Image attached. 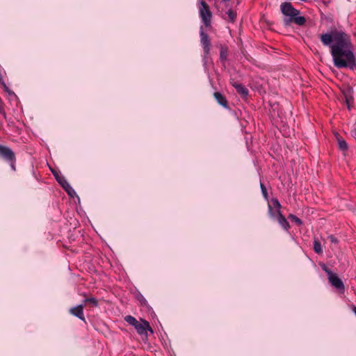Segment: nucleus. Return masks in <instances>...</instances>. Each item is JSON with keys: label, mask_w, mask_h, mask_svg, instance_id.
<instances>
[{"label": "nucleus", "mask_w": 356, "mask_h": 356, "mask_svg": "<svg viewBox=\"0 0 356 356\" xmlns=\"http://www.w3.org/2000/svg\"><path fill=\"white\" fill-rule=\"evenodd\" d=\"M320 39L324 45L330 47L335 67H348L352 70L356 68L355 55L352 51L347 49L350 43L347 34L341 31L334 30L330 33L321 34Z\"/></svg>", "instance_id": "1"}, {"label": "nucleus", "mask_w": 356, "mask_h": 356, "mask_svg": "<svg viewBox=\"0 0 356 356\" xmlns=\"http://www.w3.org/2000/svg\"><path fill=\"white\" fill-rule=\"evenodd\" d=\"M281 11L283 15L289 17L284 19L285 26H289L291 23L302 26L306 22L305 17L298 16L300 11L294 8L291 3L284 2L281 5Z\"/></svg>", "instance_id": "2"}, {"label": "nucleus", "mask_w": 356, "mask_h": 356, "mask_svg": "<svg viewBox=\"0 0 356 356\" xmlns=\"http://www.w3.org/2000/svg\"><path fill=\"white\" fill-rule=\"evenodd\" d=\"M0 158L8 163L13 171L16 170V156L14 152L10 147L0 145Z\"/></svg>", "instance_id": "3"}, {"label": "nucleus", "mask_w": 356, "mask_h": 356, "mask_svg": "<svg viewBox=\"0 0 356 356\" xmlns=\"http://www.w3.org/2000/svg\"><path fill=\"white\" fill-rule=\"evenodd\" d=\"M322 269L327 273L330 283L337 289H344V285L341 280L324 264L321 265Z\"/></svg>", "instance_id": "4"}, {"label": "nucleus", "mask_w": 356, "mask_h": 356, "mask_svg": "<svg viewBox=\"0 0 356 356\" xmlns=\"http://www.w3.org/2000/svg\"><path fill=\"white\" fill-rule=\"evenodd\" d=\"M199 12L204 24L206 26H210L212 14L209 6L205 1H201Z\"/></svg>", "instance_id": "5"}, {"label": "nucleus", "mask_w": 356, "mask_h": 356, "mask_svg": "<svg viewBox=\"0 0 356 356\" xmlns=\"http://www.w3.org/2000/svg\"><path fill=\"white\" fill-rule=\"evenodd\" d=\"M137 332L141 335L142 337L145 336L147 339V331H149L151 333H153V330L149 325V323L143 319H140V322L139 324L135 327Z\"/></svg>", "instance_id": "6"}, {"label": "nucleus", "mask_w": 356, "mask_h": 356, "mask_svg": "<svg viewBox=\"0 0 356 356\" xmlns=\"http://www.w3.org/2000/svg\"><path fill=\"white\" fill-rule=\"evenodd\" d=\"M200 37H201V44L202 45L204 52L206 55H208L210 52V47H211V42H210L209 35L206 33L201 31Z\"/></svg>", "instance_id": "7"}, {"label": "nucleus", "mask_w": 356, "mask_h": 356, "mask_svg": "<svg viewBox=\"0 0 356 356\" xmlns=\"http://www.w3.org/2000/svg\"><path fill=\"white\" fill-rule=\"evenodd\" d=\"M70 313L74 316L77 317L80 320L85 321V317L83 314V307L82 305H79L70 309Z\"/></svg>", "instance_id": "8"}, {"label": "nucleus", "mask_w": 356, "mask_h": 356, "mask_svg": "<svg viewBox=\"0 0 356 356\" xmlns=\"http://www.w3.org/2000/svg\"><path fill=\"white\" fill-rule=\"evenodd\" d=\"M277 220L285 230L289 229V224L285 217L282 214L280 210H277Z\"/></svg>", "instance_id": "9"}, {"label": "nucleus", "mask_w": 356, "mask_h": 356, "mask_svg": "<svg viewBox=\"0 0 356 356\" xmlns=\"http://www.w3.org/2000/svg\"><path fill=\"white\" fill-rule=\"evenodd\" d=\"M232 86L236 90L237 92L241 95L242 97H246L248 95V90L242 84L236 82L232 83Z\"/></svg>", "instance_id": "10"}, {"label": "nucleus", "mask_w": 356, "mask_h": 356, "mask_svg": "<svg viewBox=\"0 0 356 356\" xmlns=\"http://www.w3.org/2000/svg\"><path fill=\"white\" fill-rule=\"evenodd\" d=\"M213 96L219 104L225 108L228 107V102L226 98L220 92H214Z\"/></svg>", "instance_id": "11"}, {"label": "nucleus", "mask_w": 356, "mask_h": 356, "mask_svg": "<svg viewBox=\"0 0 356 356\" xmlns=\"http://www.w3.org/2000/svg\"><path fill=\"white\" fill-rule=\"evenodd\" d=\"M220 59L221 62H225L228 56V47L227 46L220 45Z\"/></svg>", "instance_id": "12"}, {"label": "nucleus", "mask_w": 356, "mask_h": 356, "mask_svg": "<svg viewBox=\"0 0 356 356\" xmlns=\"http://www.w3.org/2000/svg\"><path fill=\"white\" fill-rule=\"evenodd\" d=\"M52 173L56 180L61 186V187L64 185V183L67 182V180L65 179V177L61 175H59L58 172L52 170Z\"/></svg>", "instance_id": "13"}, {"label": "nucleus", "mask_w": 356, "mask_h": 356, "mask_svg": "<svg viewBox=\"0 0 356 356\" xmlns=\"http://www.w3.org/2000/svg\"><path fill=\"white\" fill-rule=\"evenodd\" d=\"M335 136L337 139L339 147L340 148V149L343 151L346 150L348 149V145L346 142L343 139H342L338 134H336Z\"/></svg>", "instance_id": "14"}, {"label": "nucleus", "mask_w": 356, "mask_h": 356, "mask_svg": "<svg viewBox=\"0 0 356 356\" xmlns=\"http://www.w3.org/2000/svg\"><path fill=\"white\" fill-rule=\"evenodd\" d=\"M124 320L126 321V322H127L129 324L133 325L134 327H136L140 322V320L138 321L132 316H125Z\"/></svg>", "instance_id": "15"}, {"label": "nucleus", "mask_w": 356, "mask_h": 356, "mask_svg": "<svg viewBox=\"0 0 356 356\" xmlns=\"http://www.w3.org/2000/svg\"><path fill=\"white\" fill-rule=\"evenodd\" d=\"M314 250L316 253H317L318 254L323 253V250L321 248V243L316 239H314Z\"/></svg>", "instance_id": "16"}, {"label": "nucleus", "mask_w": 356, "mask_h": 356, "mask_svg": "<svg viewBox=\"0 0 356 356\" xmlns=\"http://www.w3.org/2000/svg\"><path fill=\"white\" fill-rule=\"evenodd\" d=\"M227 14L228 15V20L229 22H234L235 21L236 17V13L234 10H233L232 9H229L227 12Z\"/></svg>", "instance_id": "17"}, {"label": "nucleus", "mask_w": 356, "mask_h": 356, "mask_svg": "<svg viewBox=\"0 0 356 356\" xmlns=\"http://www.w3.org/2000/svg\"><path fill=\"white\" fill-rule=\"evenodd\" d=\"M84 302L86 303H88L91 305L92 307H97V300L96 298L91 297V298H87L84 300Z\"/></svg>", "instance_id": "18"}, {"label": "nucleus", "mask_w": 356, "mask_h": 356, "mask_svg": "<svg viewBox=\"0 0 356 356\" xmlns=\"http://www.w3.org/2000/svg\"><path fill=\"white\" fill-rule=\"evenodd\" d=\"M289 218L292 222H294L296 224H297L298 225H301L302 224V220L299 218H298L297 216H296L293 214H289Z\"/></svg>", "instance_id": "19"}, {"label": "nucleus", "mask_w": 356, "mask_h": 356, "mask_svg": "<svg viewBox=\"0 0 356 356\" xmlns=\"http://www.w3.org/2000/svg\"><path fill=\"white\" fill-rule=\"evenodd\" d=\"M260 187H261V192H262L264 197L266 199H268V192H267V189H266V186H264V184L263 183H261Z\"/></svg>", "instance_id": "20"}, {"label": "nucleus", "mask_w": 356, "mask_h": 356, "mask_svg": "<svg viewBox=\"0 0 356 356\" xmlns=\"http://www.w3.org/2000/svg\"><path fill=\"white\" fill-rule=\"evenodd\" d=\"M3 90L8 93V95L10 97H13V98H17V96L15 94V92L13 91H12L11 90H10V88L7 86L6 88H3Z\"/></svg>", "instance_id": "21"}, {"label": "nucleus", "mask_w": 356, "mask_h": 356, "mask_svg": "<svg viewBox=\"0 0 356 356\" xmlns=\"http://www.w3.org/2000/svg\"><path fill=\"white\" fill-rule=\"evenodd\" d=\"M3 90L8 93V95L10 97H13V98H17V96L15 94V92L13 91H12L11 90H10V88L7 86L6 88H3Z\"/></svg>", "instance_id": "22"}, {"label": "nucleus", "mask_w": 356, "mask_h": 356, "mask_svg": "<svg viewBox=\"0 0 356 356\" xmlns=\"http://www.w3.org/2000/svg\"><path fill=\"white\" fill-rule=\"evenodd\" d=\"M3 90L8 93V95L10 97H13V98H17V96L15 94V92L13 91H12L11 90H10V88L7 86L6 88H3Z\"/></svg>", "instance_id": "23"}, {"label": "nucleus", "mask_w": 356, "mask_h": 356, "mask_svg": "<svg viewBox=\"0 0 356 356\" xmlns=\"http://www.w3.org/2000/svg\"><path fill=\"white\" fill-rule=\"evenodd\" d=\"M3 90L8 93V95L10 97H13V98H17V96L15 94V92L13 91H12L11 90H10V88L7 86L6 88H3Z\"/></svg>", "instance_id": "24"}, {"label": "nucleus", "mask_w": 356, "mask_h": 356, "mask_svg": "<svg viewBox=\"0 0 356 356\" xmlns=\"http://www.w3.org/2000/svg\"><path fill=\"white\" fill-rule=\"evenodd\" d=\"M66 193L71 197H74L75 196H76V193L73 188L69 189Z\"/></svg>", "instance_id": "25"}, {"label": "nucleus", "mask_w": 356, "mask_h": 356, "mask_svg": "<svg viewBox=\"0 0 356 356\" xmlns=\"http://www.w3.org/2000/svg\"><path fill=\"white\" fill-rule=\"evenodd\" d=\"M62 188L65 190V192H67L69 189H70L72 187L67 181L66 183H64V185L62 186Z\"/></svg>", "instance_id": "26"}, {"label": "nucleus", "mask_w": 356, "mask_h": 356, "mask_svg": "<svg viewBox=\"0 0 356 356\" xmlns=\"http://www.w3.org/2000/svg\"><path fill=\"white\" fill-rule=\"evenodd\" d=\"M273 202L274 204V206L277 209V210H280V209L281 208V204L279 202L278 200H273Z\"/></svg>", "instance_id": "27"}, {"label": "nucleus", "mask_w": 356, "mask_h": 356, "mask_svg": "<svg viewBox=\"0 0 356 356\" xmlns=\"http://www.w3.org/2000/svg\"><path fill=\"white\" fill-rule=\"evenodd\" d=\"M328 238H329V239H330L331 243H338V240L334 236L331 235Z\"/></svg>", "instance_id": "28"}, {"label": "nucleus", "mask_w": 356, "mask_h": 356, "mask_svg": "<svg viewBox=\"0 0 356 356\" xmlns=\"http://www.w3.org/2000/svg\"><path fill=\"white\" fill-rule=\"evenodd\" d=\"M268 207H269V212H270V216H274V214H273V213L271 206H270V205H268Z\"/></svg>", "instance_id": "29"}, {"label": "nucleus", "mask_w": 356, "mask_h": 356, "mask_svg": "<svg viewBox=\"0 0 356 356\" xmlns=\"http://www.w3.org/2000/svg\"><path fill=\"white\" fill-rule=\"evenodd\" d=\"M1 86L3 88V89L6 88L7 87V86H6V84L4 81H2V82L1 83Z\"/></svg>", "instance_id": "30"}, {"label": "nucleus", "mask_w": 356, "mask_h": 356, "mask_svg": "<svg viewBox=\"0 0 356 356\" xmlns=\"http://www.w3.org/2000/svg\"><path fill=\"white\" fill-rule=\"evenodd\" d=\"M1 86L3 88V89L6 88L7 87V86H6V84L4 81H2V82L1 83Z\"/></svg>", "instance_id": "31"}, {"label": "nucleus", "mask_w": 356, "mask_h": 356, "mask_svg": "<svg viewBox=\"0 0 356 356\" xmlns=\"http://www.w3.org/2000/svg\"><path fill=\"white\" fill-rule=\"evenodd\" d=\"M346 104H347L348 109L350 110V103H349L348 99H347V98H346Z\"/></svg>", "instance_id": "32"}, {"label": "nucleus", "mask_w": 356, "mask_h": 356, "mask_svg": "<svg viewBox=\"0 0 356 356\" xmlns=\"http://www.w3.org/2000/svg\"><path fill=\"white\" fill-rule=\"evenodd\" d=\"M2 81H4L1 75L0 74V83L2 82Z\"/></svg>", "instance_id": "33"}]
</instances>
